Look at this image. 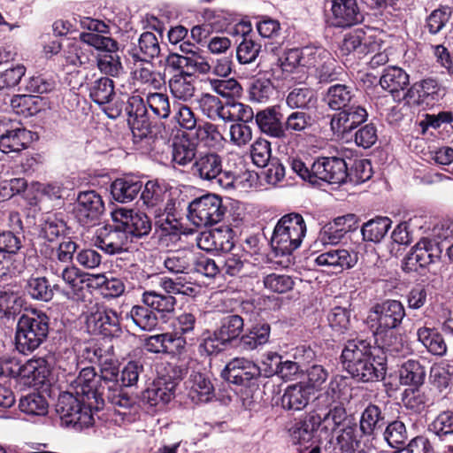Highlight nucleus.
<instances>
[{"label":"nucleus","mask_w":453,"mask_h":453,"mask_svg":"<svg viewBox=\"0 0 453 453\" xmlns=\"http://www.w3.org/2000/svg\"><path fill=\"white\" fill-rule=\"evenodd\" d=\"M261 375V368L244 357H235L226 365L222 376L230 383L247 386Z\"/></svg>","instance_id":"4468645a"},{"label":"nucleus","mask_w":453,"mask_h":453,"mask_svg":"<svg viewBox=\"0 0 453 453\" xmlns=\"http://www.w3.org/2000/svg\"><path fill=\"white\" fill-rule=\"evenodd\" d=\"M134 64L150 62L160 54V45L157 36L151 32L142 33L136 44L128 50Z\"/></svg>","instance_id":"aec40b11"},{"label":"nucleus","mask_w":453,"mask_h":453,"mask_svg":"<svg viewBox=\"0 0 453 453\" xmlns=\"http://www.w3.org/2000/svg\"><path fill=\"white\" fill-rule=\"evenodd\" d=\"M19 407L28 415L44 416L48 413L49 403L42 395L34 392L22 396Z\"/></svg>","instance_id":"6e6d98bb"},{"label":"nucleus","mask_w":453,"mask_h":453,"mask_svg":"<svg viewBox=\"0 0 453 453\" xmlns=\"http://www.w3.org/2000/svg\"><path fill=\"white\" fill-rule=\"evenodd\" d=\"M105 211L102 196L95 190L79 192L73 204V213L84 226H92L100 221Z\"/></svg>","instance_id":"6e6552de"},{"label":"nucleus","mask_w":453,"mask_h":453,"mask_svg":"<svg viewBox=\"0 0 453 453\" xmlns=\"http://www.w3.org/2000/svg\"><path fill=\"white\" fill-rule=\"evenodd\" d=\"M211 88L222 97H238L242 95V88L235 79H209Z\"/></svg>","instance_id":"bf43d9fd"},{"label":"nucleus","mask_w":453,"mask_h":453,"mask_svg":"<svg viewBox=\"0 0 453 453\" xmlns=\"http://www.w3.org/2000/svg\"><path fill=\"white\" fill-rule=\"evenodd\" d=\"M261 44L250 38L244 37L236 49V58L240 64L254 63L261 52Z\"/></svg>","instance_id":"680f3d73"},{"label":"nucleus","mask_w":453,"mask_h":453,"mask_svg":"<svg viewBox=\"0 0 453 453\" xmlns=\"http://www.w3.org/2000/svg\"><path fill=\"white\" fill-rule=\"evenodd\" d=\"M50 318L42 311L31 309L19 316L16 332L15 345L24 355L37 349L48 338Z\"/></svg>","instance_id":"f03ea898"},{"label":"nucleus","mask_w":453,"mask_h":453,"mask_svg":"<svg viewBox=\"0 0 453 453\" xmlns=\"http://www.w3.org/2000/svg\"><path fill=\"white\" fill-rule=\"evenodd\" d=\"M192 173L201 180L228 189L234 188L235 175L231 171L222 169V158L214 152L200 154L192 165Z\"/></svg>","instance_id":"423d86ee"},{"label":"nucleus","mask_w":453,"mask_h":453,"mask_svg":"<svg viewBox=\"0 0 453 453\" xmlns=\"http://www.w3.org/2000/svg\"><path fill=\"white\" fill-rule=\"evenodd\" d=\"M50 365L45 358H32L19 368L18 375L33 386L43 385L50 375Z\"/></svg>","instance_id":"4be33fe9"},{"label":"nucleus","mask_w":453,"mask_h":453,"mask_svg":"<svg viewBox=\"0 0 453 453\" xmlns=\"http://www.w3.org/2000/svg\"><path fill=\"white\" fill-rule=\"evenodd\" d=\"M169 196L166 189L157 181L149 180L141 194V200L147 210L152 214L161 205V203Z\"/></svg>","instance_id":"3c124183"},{"label":"nucleus","mask_w":453,"mask_h":453,"mask_svg":"<svg viewBox=\"0 0 453 453\" xmlns=\"http://www.w3.org/2000/svg\"><path fill=\"white\" fill-rule=\"evenodd\" d=\"M332 12L334 24L339 27H351L364 19L356 0H334Z\"/></svg>","instance_id":"a211bd4d"},{"label":"nucleus","mask_w":453,"mask_h":453,"mask_svg":"<svg viewBox=\"0 0 453 453\" xmlns=\"http://www.w3.org/2000/svg\"><path fill=\"white\" fill-rule=\"evenodd\" d=\"M173 383L157 381L142 393V401L153 407H160L168 403L174 396Z\"/></svg>","instance_id":"f704fd0d"},{"label":"nucleus","mask_w":453,"mask_h":453,"mask_svg":"<svg viewBox=\"0 0 453 453\" xmlns=\"http://www.w3.org/2000/svg\"><path fill=\"white\" fill-rule=\"evenodd\" d=\"M115 224L106 225L96 230L93 239L96 247L107 254L114 255L127 251L129 248V239L118 219Z\"/></svg>","instance_id":"1a4fd4ad"},{"label":"nucleus","mask_w":453,"mask_h":453,"mask_svg":"<svg viewBox=\"0 0 453 453\" xmlns=\"http://www.w3.org/2000/svg\"><path fill=\"white\" fill-rule=\"evenodd\" d=\"M314 119L307 111H294L284 119L287 138L305 134L313 126Z\"/></svg>","instance_id":"58836bf2"},{"label":"nucleus","mask_w":453,"mask_h":453,"mask_svg":"<svg viewBox=\"0 0 453 453\" xmlns=\"http://www.w3.org/2000/svg\"><path fill=\"white\" fill-rule=\"evenodd\" d=\"M188 397L195 403L211 401L215 396L214 387L211 380L201 372H192L188 380Z\"/></svg>","instance_id":"5701e85b"},{"label":"nucleus","mask_w":453,"mask_h":453,"mask_svg":"<svg viewBox=\"0 0 453 453\" xmlns=\"http://www.w3.org/2000/svg\"><path fill=\"white\" fill-rule=\"evenodd\" d=\"M164 266L171 273L188 274L194 270L195 255L188 250H177L166 253Z\"/></svg>","instance_id":"cd10ccee"},{"label":"nucleus","mask_w":453,"mask_h":453,"mask_svg":"<svg viewBox=\"0 0 453 453\" xmlns=\"http://www.w3.org/2000/svg\"><path fill=\"white\" fill-rule=\"evenodd\" d=\"M88 324L104 337L118 338L123 334L119 314L108 306H98L88 316Z\"/></svg>","instance_id":"9b49d317"},{"label":"nucleus","mask_w":453,"mask_h":453,"mask_svg":"<svg viewBox=\"0 0 453 453\" xmlns=\"http://www.w3.org/2000/svg\"><path fill=\"white\" fill-rule=\"evenodd\" d=\"M252 162L258 167H265L272 160L271 143L265 139L256 140L250 147Z\"/></svg>","instance_id":"338daca9"},{"label":"nucleus","mask_w":453,"mask_h":453,"mask_svg":"<svg viewBox=\"0 0 453 453\" xmlns=\"http://www.w3.org/2000/svg\"><path fill=\"white\" fill-rule=\"evenodd\" d=\"M380 85L392 95L404 91L410 85L409 74L401 67L388 66L383 70Z\"/></svg>","instance_id":"473e14b6"},{"label":"nucleus","mask_w":453,"mask_h":453,"mask_svg":"<svg viewBox=\"0 0 453 453\" xmlns=\"http://www.w3.org/2000/svg\"><path fill=\"white\" fill-rule=\"evenodd\" d=\"M311 175L315 183L319 180L329 184H342L349 176L347 164L342 157H319L311 165Z\"/></svg>","instance_id":"9d476101"},{"label":"nucleus","mask_w":453,"mask_h":453,"mask_svg":"<svg viewBox=\"0 0 453 453\" xmlns=\"http://www.w3.org/2000/svg\"><path fill=\"white\" fill-rule=\"evenodd\" d=\"M114 219H118L119 226L127 234L128 239L144 238L152 230V222L144 212L120 209L115 212Z\"/></svg>","instance_id":"f8f14e48"},{"label":"nucleus","mask_w":453,"mask_h":453,"mask_svg":"<svg viewBox=\"0 0 453 453\" xmlns=\"http://www.w3.org/2000/svg\"><path fill=\"white\" fill-rule=\"evenodd\" d=\"M358 90L351 85L335 83L324 95V102L333 111H341L358 102Z\"/></svg>","instance_id":"dca6fc26"},{"label":"nucleus","mask_w":453,"mask_h":453,"mask_svg":"<svg viewBox=\"0 0 453 453\" xmlns=\"http://www.w3.org/2000/svg\"><path fill=\"white\" fill-rule=\"evenodd\" d=\"M256 123L259 130L269 137L287 139L284 120L279 107L272 106L259 111L255 115Z\"/></svg>","instance_id":"2eb2a0df"},{"label":"nucleus","mask_w":453,"mask_h":453,"mask_svg":"<svg viewBox=\"0 0 453 453\" xmlns=\"http://www.w3.org/2000/svg\"><path fill=\"white\" fill-rule=\"evenodd\" d=\"M197 145L187 136L177 137L172 144L173 162L185 166L196 160Z\"/></svg>","instance_id":"ea45409f"},{"label":"nucleus","mask_w":453,"mask_h":453,"mask_svg":"<svg viewBox=\"0 0 453 453\" xmlns=\"http://www.w3.org/2000/svg\"><path fill=\"white\" fill-rule=\"evenodd\" d=\"M10 104L17 114L24 117L32 116L39 111L38 97L31 95H15Z\"/></svg>","instance_id":"052dcab7"},{"label":"nucleus","mask_w":453,"mask_h":453,"mask_svg":"<svg viewBox=\"0 0 453 453\" xmlns=\"http://www.w3.org/2000/svg\"><path fill=\"white\" fill-rule=\"evenodd\" d=\"M371 35H367L363 29H357L345 35L341 45L340 50L343 55H349L351 52L365 54L369 51L368 45L372 44Z\"/></svg>","instance_id":"c03bdc74"},{"label":"nucleus","mask_w":453,"mask_h":453,"mask_svg":"<svg viewBox=\"0 0 453 453\" xmlns=\"http://www.w3.org/2000/svg\"><path fill=\"white\" fill-rule=\"evenodd\" d=\"M286 104L293 110L307 111L316 105V93L309 87H295L288 92Z\"/></svg>","instance_id":"79ce46f5"},{"label":"nucleus","mask_w":453,"mask_h":453,"mask_svg":"<svg viewBox=\"0 0 453 453\" xmlns=\"http://www.w3.org/2000/svg\"><path fill=\"white\" fill-rule=\"evenodd\" d=\"M417 93L418 97L413 100V103L418 104H434L439 100L440 97V86L436 80L433 78H426L420 82L414 83L404 94V98H413Z\"/></svg>","instance_id":"bb28decb"},{"label":"nucleus","mask_w":453,"mask_h":453,"mask_svg":"<svg viewBox=\"0 0 453 453\" xmlns=\"http://www.w3.org/2000/svg\"><path fill=\"white\" fill-rule=\"evenodd\" d=\"M428 432L443 441L453 435V407L440 412L429 424Z\"/></svg>","instance_id":"5fc2aeb1"},{"label":"nucleus","mask_w":453,"mask_h":453,"mask_svg":"<svg viewBox=\"0 0 453 453\" xmlns=\"http://www.w3.org/2000/svg\"><path fill=\"white\" fill-rule=\"evenodd\" d=\"M31 140V133L24 127L12 128V125L7 127L0 142V150L8 154L19 152L27 148Z\"/></svg>","instance_id":"72a5a7b5"},{"label":"nucleus","mask_w":453,"mask_h":453,"mask_svg":"<svg viewBox=\"0 0 453 453\" xmlns=\"http://www.w3.org/2000/svg\"><path fill=\"white\" fill-rule=\"evenodd\" d=\"M319 415L316 412L306 414L302 419L296 422L289 429L293 443L303 444L309 442L316 430L319 431Z\"/></svg>","instance_id":"2f4dec72"},{"label":"nucleus","mask_w":453,"mask_h":453,"mask_svg":"<svg viewBox=\"0 0 453 453\" xmlns=\"http://www.w3.org/2000/svg\"><path fill=\"white\" fill-rule=\"evenodd\" d=\"M367 117L366 110L357 102L333 115L331 129L337 135L344 136L366 121Z\"/></svg>","instance_id":"ddd939ff"},{"label":"nucleus","mask_w":453,"mask_h":453,"mask_svg":"<svg viewBox=\"0 0 453 453\" xmlns=\"http://www.w3.org/2000/svg\"><path fill=\"white\" fill-rule=\"evenodd\" d=\"M102 400L103 405L104 404V401L107 400L115 408H119V410L116 411L121 414L126 413L121 412V410L127 411L134 404V400L122 389L120 386L104 390Z\"/></svg>","instance_id":"e2e57ef3"},{"label":"nucleus","mask_w":453,"mask_h":453,"mask_svg":"<svg viewBox=\"0 0 453 453\" xmlns=\"http://www.w3.org/2000/svg\"><path fill=\"white\" fill-rule=\"evenodd\" d=\"M197 108L209 119L215 121L221 119L224 122L234 121V113L228 106L216 96L209 93L202 94L196 100Z\"/></svg>","instance_id":"6ab92c4d"},{"label":"nucleus","mask_w":453,"mask_h":453,"mask_svg":"<svg viewBox=\"0 0 453 453\" xmlns=\"http://www.w3.org/2000/svg\"><path fill=\"white\" fill-rule=\"evenodd\" d=\"M361 438L357 424L347 425L336 436L331 453H362L364 450H359Z\"/></svg>","instance_id":"393cba45"},{"label":"nucleus","mask_w":453,"mask_h":453,"mask_svg":"<svg viewBox=\"0 0 453 453\" xmlns=\"http://www.w3.org/2000/svg\"><path fill=\"white\" fill-rule=\"evenodd\" d=\"M142 302L152 310L161 313H171L174 311L176 298L171 295H163L156 291H145Z\"/></svg>","instance_id":"603ef678"},{"label":"nucleus","mask_w":453,"mask_h":453,"mask_svg":"<svg viewBox=\"0 0 453 453\" xmlns=\"http://www.w3.org/2000/svg\"><path fill=\"white\" fill-rule=\"evenodd\" d=\"M66 224L55 216H48L42 225L41 235L47 241L52 242L59 236L65 235Z\"/></svg>","instance_id":"774afa93"},{"label":"nucleus","mask_w":453,"mask_h":453,"mask_svg":"<svg viewBox=\"0 0 453 453\" xmlns=\"http://www.w3.org/2000/svg\"><path fill=\"white\" fill-rule=\"evenodd\" d=\"M328 411L321 416L318 413L319 422V436L325 435V439L330 438L332 443L333 434L341 426H346L345 421L348 418L347 411L342 403H336L334 406L327 407Z\"/></svg>","instance_id":"412c9836"},{"label":"nucleus","mask_w":453,"mask_h":453,"mask_svg":"<svg viewBox=\"0 0 453 453\" xmlns=\"http://www.w3.org/2000/svg\"><path fill=\"white\" fill-rule=\"evenodd\" d=\"M27 291L34 300L50 302L54 296V292H59L68 296V291L60 284L50 285L46 277L30 278L27 283Z\"/></svg>","instance_id":"c756f323"},{"label":"nucleus","mask_w":453,"mask_h":453,"mask_svg":"<svg viewBox=\"0 0 453 453\" xmlns=\"http://www.w3.org/2000/svg\"><path fill=\"white\" fill-rule=\"evenodd\" d=\"M244 319L241 315L228 314L220 320L219 326L214 331L215 338L222 345L236 340L243 331Z\"/></svg>","instance_id":"7c9ffc66"},{"label":"nucleus","mask_w":453,"mask_h":453,"mask_svg":"<svg viewBox=\"0 0 453 453\" xmlns=\"http://www.w3.org/2000/svg\"><path fill=\"white\" fill-rule=\"evenodd\" d=\"M141 181L127 179H117L111 185V193L114 200L119 203L133 201L142 190Z\"/></svg>","instance_id":"49530a36"},{"label":"nucleus","mask_w":453,"mask_h":453,"mask_svg":"<svg viewBox=\"0 0 453 453\" xmlns=\"http://www.w3.org/2000/svg\"><path fill=\"white\" fill-rule=\"evenodd\" d=\"M101 33L83 32L80 34V39L88 46L94 47L97 50L104 52H115L118 50V42L111 37L100 35Z\"/></svg>","instance_id":"13d9d810"},{"label":"nucleus","mask_w":453,"mask_h":453,"mask_svg":"<svg viewBox=\"0 0 453 453\" xmlns=\"http://www.w3.org/2000/svg\"><path fill=\"white\" fill-rule=\"evenodd\" d=\"M142 330L151 331L157 325V318L148 306L134 305L127 314Z\"/></svg>","instance_id":"4d7b16f0"},{"label":"nucleus","mask_w":453,"mask_h":453,"mask_svg":"<svg viewBox=\"0 0 453 453\" xmlns=\"http://www.w3.org/2000/svg\"><path fill=\"white\" fill-rule=\"evenodd\" d=\"M305 234L306 224L303 216L296 212L286 214L274 227L272 247L277 255H290L301 246Z\"/></svg>","instance_id":"7ed1b4c3"},{"label":"nucleus","mask_w":453,"mask_h":453,"mask_svg":"<svg viewBox=\"0 0 453 453\" xmlns=\"http://www.w3.org/2000/svg\"><path fill=\"white\" fill-rule=\"evenodd\" d=\"M357 253L347 250H329L317 257L319 265L333 266L340 270L349 269L357 263Z\"/></svg>","instance_id":"c85d7f7f"},{"label":"nucleus","mask_w":453,"mask_h":453,"mask_svg":"<svg viewBox=\"0 0 453 453\" xmlns=\"http://www.w3.org/2000/svg\"><path fill=\"white\" fill-rule=\"evenodd\" d=\"M391 220L388 217H377L365 223L361 228L364 241L380 242L391 226Z\"/></svg>","instance_id":"8fccbe9b"},{"label":"nucleus","mask_w":453,"mask_h":453,"mask_svg":"<svg viewBox=\"0 0 453 453\" xmlns=\"http://www.w3.org/2000/svg\"><path fill=\"white\" fill-rule=\"evenodd\" d=\"M226 213L219 196L206 194L195 198L188 205V219L196 226H209L219 223Z\"/></svg>","instance_id":"39448f33"},{"label":"nucleus","mask_w":453,"mask_h":453,"mask_svg":"<svg viewBox=\"0 0 453 453\" xmlns=\"http://www.w3.org/2000/svg\"><path fill=\"white\" fill-rule=\"evenodd\" d=\"M327 321L337 335H350L352 331L351 311L346 307L335 306L327 314Z\"/></svg>","instance_id":"de8ad7c7"},{"label":"nucleus","mask_w":453,"mask_h":453,"mask_svg":"<svg viewBox=\"0 0 453 453\" xmlns=\"http://www.w3.org/2000/svg\"><path fill=\"white\" fill-rule=\"evenodd\" d=\"M345 370L357 381L372 382L384 379L387 367L385 363L376 362L372 356Z\"/></svg>","instance_id":"f3484780"},{"label":"nucleus","mask_w":453,"mask_h":453,"mask_svg":"<svg viewBox=\"0 0 453 453\" xmlns=\"http://www.w3.org/2000/svg\"><path fill=\"white\" fill-rule=\"evenodd\" d=\"M412 250L420 268L434 263L441 257L442 252L437 242L427 238L421 239Z\"/></svg>","instance_id":"a18cd8bd"},{"label":"nucleus","mask_w":453,"mask_h":453,"mask_svg":"<svg viewBox=\"0 0 453 453\" xmlns=\"http://www.w3.org/2000/svg\"><path fill=\"white\" fill-rule=\"evenodd\" d=\"M250 99L256 103H267L274 93L269 79H257L250 86Z\"/></svg>","instance_id":"69168bd1"},{"label":"nucleus","mask_w":453,"mask_h":453,"mask_svg":"<svg viewBox=\"0 0 453 453\" xmlns=\"http://www.w3.org/2000/svg\"><path fill=\"white\" fill-rule=\"evenodd\" d=\"M385 424V415L381 409L376 404L370 403L361 414L358 431L362 437H374L382 430Z\"/></svg>","instance_id":"a878e982"},{"label":"nucleus","mask_w":453,"mask_h":453,"mask_svg":"<svg viewBox=\"0 0 453 453\" xmlns=\"http://www.w3.org/2000/svg\"><path fill=\"white\" fill-rule=\"evenodd\" d=\"M68 381L77 396H81L88 403L91 402L96 411L103 408L102 397L104 385L100 383L98 374L93 366L81 368L76 377L73 378L70 375Z\"/></svg>","instance_id":"0eeeda50"},{"label":"nucleus","mask_w":453,"mask_h":453,"mask_svg":"<svg viewBox=\"0 0 453 453\" xmlns=\"http://www.w3.org/2000/svg\"><path fill=\"white\" fill-rule=\"evenodd\" d=\"M94 404L85 399H79L70 392L59 395L56 403V412L59 416L63 426H72L76 430H82L94 424L92 411Z\"/></svg>","instance_id":"20e7f679"},{"label":"nucleus","mask_w":453,"mask_h":453,"mask_svg":"<svg viewBox=\"0 0 453 453\" xmlns=\"http://www.w3.org/2000/svg\"><path fill=\"white\" fill-rule=\"evenodd\" d=\"M115 96L114 82L108 77H100L89 87V96L97 104L111 102Z\"/></svg>","instance_id":"864d4df0"},{"label":"nucleus","mask_w":453,"mask_h":453,"mask_svg":"<svg viewBox=\"0 0 453 453\" xmlns=\"http://www.w3.org/2000/svg\"><path fill=\"white\" fill-rule=\"evenodd\" d=\"M173 326L176 334L193 341L196 335V317L191 312H182L176 318Z\"/></svg>","instance_id":"0e129e2a"},{"label":"nucleus","mask_w":453,"mask_h":453,"mask_svg":"<svg viewBox=\"0 0 453 453\" xmlns=\"http://www.w3.org/2000/svg\"><path fill=\"white\" fill-rule=\"evenodd\" d=\"M426 367L415 359L405 361L400 367L399 378L402 385L420 387L426 379Z\"/></svg>","instance_id":"a19ab883"},{"label":"nucleus","mask_w":453,"mask_h":453,"mask_svg":"<svg viewBox=\"0 0 453 453\" xmlns=\"http://www.w3.org/2000/svg\"><path fill=\"white\" fill-rule=\"evenodd\" d=\"M310 389L301 383L288 386L282 397L281 406L288 411H301L304 409L310 402Z\"/></svg>","instance_id":"c9c22d12"},{"label":"nucleus","mask_w":453,"mask_h":453,"mask_svg":"<svg viewBox=\"0 0 453 453\" xmlns=\"http://www.w3.org/2000/svg\"><path fill=\"white\" fill-rule=\"evenodd\" d=\"M169 88L175 98L182 101L191 99L196 91L192 73L183 72L174 74L169 81Z\"/></svg>","instance_id":"37998d69"},{"label":"nucleus","mask_w":453,"mask_h":453,"mask_svg":"<svg viewBox=\"0 0 453 453\" xmlns=\"http://www.w3.org/2000/svg\"><path fill=\"white\" fill-rule=\"evenodd\" d=\"M372 345L365 339H349L347 341L341 355L344 369L372 357Z\"/></svg>","instance_id":"b1692460"},{"label":"nucleus","mask_w":453,"mask_h":453,"mask_svg":"<svg viewBox=\"0 0 453 453\" xmlns=\"http://www.w3.org/2000/svg\"><path fill=\"white\" fill-rule=\"evenodd\" d=\"M405 316L403 304L394 299L377 303L370 310L368 319L374 328L373 334L389 352L401 355L407 353V345L403 343L402 335L396 333Z\"/></svg>","instance_id":"f257e3e1"},{"label":"nucleus","mask_w":453,"mask_h":453,"mask_svg":"<svg viewBox=\"0 0 453 453\" xmlns=\"http://www.w3.org/2000/svg\"><path fill=\"white\" fill-rule=\"evenodd\" d=\"M416 335L418 341L429 353L439 357H442L447 353L445 340L435 328L426 326H419L417 329Z\"/></svg>","instance_id":"e433bc0d"},{"label":"nucleus","mask_w":453,"mask_h":453,"mask_svg":"<svg viewBox=\"0 0 453 453\" xmlns=\"http://www.w3.org/2000/svg\"><path fill=\"white\" fill-rule=\"evenodd\" d=\"M78 244L70 237L64 238L57 248L46 246L42 254L51 260V263L60 262L63 264L71 263L78 250Z\"/></svg>","instance_id":"09e8293b"},{"label":"nucleus","mask_w":453,"mask_h":453,"mask_svg":"<svg viewBox=\"0 0 453 453\" xmlns=\"http://www.w3.org/2000/svg\"><path fill=\"white\" fill-rule=\"evenodd\" d=\"M271 327L267 323L253 325L239 339V347L246 351L254 350L265 344L270 337Z\"/></svg>","instance_id":"4c0bfd02"}]
</instances>
